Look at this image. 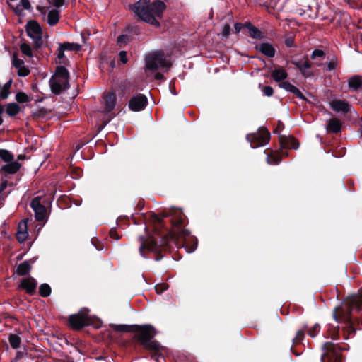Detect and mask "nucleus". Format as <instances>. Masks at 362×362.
Listing matches in <instances>:
<instances>
[{
  "label": "nucleus",
  "instance_id": "obj_38",
  "mask_svg": "<svg viewBox=\"0 0 362 362\" xmlns=\"http://www.w3.org/2000/svg\"><path fill=\"white\" fill-rule=\"evenodd\" d=\"M267 160L270 165H277L279 163V157L274 155L268 156Z\"/></svg>",
  "mask_w": 362,
  "mask_h": 362
},
{
  "label": "nucleus",
  "instance_id": "obj_61",
  "mask_svg": "<svg viewBox=\"0 0 362 362\" xmlns=\"http://www.w3.org/2000/svg\"><path fill=\"white\" fill-rule=\"evenodd\" d=\"M286 44L288 47H291L292 45V42L290 40H286Z\"/></svg>",
  "mask_w": 362,
  "mask_h": 362
},
{
  "label": "nucleus",
  "instance_id": "obj_13",
  "mask_svg": "<svg viewBox=\"0 0 362 362\" xmlns=\"http://www.w3.org/2000/svg\"><path fill=\"white\" fill-rule=\"evenodd\" d=\"M329 106L335 112H349L351 110V105L345 100L334 99L329 103Z\"/></svg>",
  "mask_w": 362,
  "mask_h": 362
},
{
  "label": "nucleus",
  "instance_id": "obj_51",
  "mask_svg": "<svg viewBox=\"0 0 362 362\" xmlns=\"http://www.w3.org/2000/svg\"><path fill=\"white\" fill-rule=\"evenodd\" d=\"M51 3L55 6V7H61L64 4V0H51Z\"/></svg>",
  "mask_w": 362,
  "mask_h": 362
},
{
  "label": "nucleus",
  "instance_id": "obj_45",
  "mask_svg": "<svg viewBox=\"0 0 362 362\" xmlns=\"http://www.w3.org/2000/svg\"><path fill=\"white\" fill-rule=\"evenodd\" d=\"M262 92L264 93V94L266 95V96H272L273 95V93H274V90H273V88L269 86H264L262 89Z\"/></svg>",
  "mask_w": 362,
  "mask_h": 362
},
{
  "label": "nucleus",
  "instance_id": "obj_57",
  "mask_svg": "<svg viewBox=\"0 0 362 362\" xmlns=\"http://www.w3.org/2000/svg\"><path fill=\"white\" fill-rule=\"evenodd\" d=\"M155 221L157 222L158 226H161L162 224H163V218H160L159 216H155Z\"/></svg>",
  "mask_w": 362,
  "mask_h": 362
},
{
  "label": "nucleus",
  "instance_id": "obj_19",
  "mask_svg": "<svg viewBox=\"0 0 362 362\" xmlns=\"http://www.w3.org/2000/svg\"><path fill=\"white\" fill-rule=\"evenodd\" d=\"M282 145L286 148L297 149L299 146V143L293 136L284 137L281 139Z\"/></svg>",
  "mask_w": 362,
  "mask_h": 362
},
{
  "label": "nucleus",
  "instance_id": "obj_23",
  "mask_svg": "<svg viewBox=\"0 0 362 362\" xmlns=\"http://www.w3.org/2000/svg\"><path fill=\"white\" fill-rule=\"evenodd\" d=\"M20 167L21 165L18 162H13L12 160L11 162H9L8 164L5 165L2 168V170L8 173L13 174L16 173L19 170Z\"/></svg>",
  "mask_w": 362,
  "mask_h": 362
},
{
  "label": "nucleus",
  "instance_id": "obj_11",
  "mask_svg": "<svg viewBox=\"0 0 362 362\" xmlns=\"http://www.w3.org/2000/svg\"><path fill=\"white\" fill-rule=\"evenodd\" d=\"M150 237L146 240H143L141 238V245L139 247V251L142 256H144L145 250L150 252H157L160 249V245L158 244V239L160 238V235Z\"/></svg>",
  "mask_w": 362,
  "mask_h": 362
},
{
  "label": "nucleus",
  "instance_id": "obj_36",
  "mask_svg": "<svg viewBox=\"0 0 362 362\" xmlns=\"http://www.w3.org/2000/svg\"><path fill=\"white\" fill-rule=\"evenodd\" d=\"M11 81H8V83H6L1 92V98L2 99H6L9 95V91H8V89L9 88L11 87Z\"/></svg>",
  "mask_w": 362,
  "mask_h": 362
},
{
  "label": "nucleus",
  "instance_id": "obj_8",
  "mask_svg": "<svg viewBox=\"0 0 362 362\" xmlns=\"http://www.w3.org/2000/svg\"><path fill=\"white\" fill-rule=\"evenodd\" d=\"M270 134L267 129L260 127L257 132L248 134L247 141L250 143L252 148H257L269 143Z\"/></svg>",
  "mask_w": 362,
  "mask_h": 362
},
{
  "label": "nucleus",
  "instance_id": "obj_1",
  "mask_svg": "<svg viewBox=\"0 0 362 362\" xmlns=\"http://www.w3.org/2000/svg\"><path fill=\"white\" fill-rule=\"evenodd\" d=\"M129 8L143 21L154 25L160 26L156 18H161L166 8L165 4L161 1H156L150 4V0H139Z\"/></svg>",
  "mask_w": 362,
  "mask_h": 362
},
{
  "label": "nucleus",
  "instance_id": "obj_2",
  "mask_svg": "<svg viewBox=\"0 0 362 362\" xmlns=\"http://www.w3.org/2000/svg\"><path fill=\"white\" fill-rule=\"evenodd\" d=\"M184 221V215L180 210L174 211L170 222L172 224L171 230L165 237L160 240V245H164L169 243L170 240L176 243L177 240H182L183 238L188 236L190 233L187 229L182 228Z\"/></svg>",
  "mask_w": 362,
  "mask_h": 362
},
{
  "label": "nucleus",
  "instance_id": "obj_30",
  "mask_svg": "<svg viewBox=\"0 0 362 362\" xmlns=\"http://www.w3.org/2000/svg\"><path fill=\"white\" fill-rule=\"evenodd\" d=\"M249 35L253 39H260L262 37V32L257 29L256 27L250 25L249 28Z\"/></svg>",
  "mask_w": 362,
  "mask_h": 362
},
{
  "label": "nucleus",
  "instance_id": "obj_44",
  "mask_svg": "<svg viewBox=\"0 0 362 362\" xmlns=\"http://www.w3.org/2000/svg\"><path fill=\"white\" fill-rule=\"evenodd\" d=\"M230 31V27L229 25L226 24L221 31V35L224 37H228Z\"/></svg>",
  "mask_w": 362,
  "mask_h": 362
},
{
  "label": "nucleus",
  "instance_id": "obj_22",
  "mask_svg": "<svg viewBox=\"0 0 362 362\" xmlns=\"http://www.w3.org/2000/svg\"><path fill=\"white\" fill-rule=\"evenodd\" d=\"M59 19V12L57 9H52L49 11L47 15V23L50 26L56 25Z\"/></svg>",
  "mask_w": 362,
  "mask_h": 362
},
{
  "label": "nucleus",
  "instance_id": "obj_50",
  "mask_svg": "<svg viewBox=\"0 0 362 362\" xmlns=\"http://www.w3.org/2000/svg\"><path fill=\"white\" fill-rule=\"evenodd\" d=\"M129 38L127 35H120L118 39H117V43L121 45L122 43H127V42L128 41Z\"/></svg>",
  "mask_w": 362,
  "mask_h": 362
},
{
  "label": "nucleus",
  "instance_id": "obj_4",
  "mask_svg": "<svg viewBox=\"0 0 362 362\" xmlns=\"http://www.w3.org/2000/svg\"><path fill=\"white\" fill-rule=\"evenodd\" d=\"M103 104L105 110L94 112L92 115L97 121L100 129L104 128L114 117L112 110L115 106V95L113 93L107 94L103 98Z\"/></svg>",
  "mask_w": 362,
  "mask_h": 362
},
{
  "label": "nucleus",
  "instance_id": "obj_52",
  "mask_svg": "<svg viewBox=\"0 0 362 362\" xmlns=\"http://www.w3.org/2000/svg\"><path fill=\"white\" fill-rule=\"evenodd\" d=\"M7 186V181H3L0 183V194H1L2 195L5 194L4 190L6 189Z\"/></svg>",
  "mask_w": 362,
  "mask_h": 362
},
{
  "label": "nucleus",
  "instance_id": "obj_9",
  "mask_svg": "<svg viewBox=\"0 0 362 362\" xmlns=\"http://www.w3.org/2000/svg\"><path fill=\"white\" fill-rule=\"evenodd\" d=\"M69 322L70 326L75 329H79L88 325L90 323L88 310L83 308L78 313L71 315Z\"/></svg>",
  "mask_w": 362,
  "mask_h": 362
},
{
  "label": "nucleus",
  "instance_id": "obj_34",
  "mask_svg": "<svg viewBox=\"0 0 362 362\" xmlns=\"http://www.w3.org/2000/svg\"><path fill=\"white\" fill-rule=\"evenodd\" d=\"M325 52L323 50L318 49H315L311 54V58L313 59H323L325 58Z\"/></svg>",
  "mask_w": 362,
  "mask_h": 362
},
{
  "label": "nucleus",
  "instance_id": "obj_46",
  "mask_svg": "<svg viewBox=\"0 0 362 362\" xmlns=\"http://www.w3.org/2000/svg\"><path fill=\"white\" fill-rule=\"evenodd\" d=\"M337 66V60L334 59H332L328 64H327V69L328 71H332L333 69H334Z\"/></svg>",
  "mask_w": 362,
  "mask_h": 362
},
{
  "label": "nucleus",
  "instance_id": "obj_16",
  "mask_svg": "<svg viewBox=\"0 0 362 362\" xmlns=\"http://www.w3.org/2000/svg\"><path fill=\"white\" fill-rule=\"evenodd\" d=\"M256 49L266 57L270 58L274 57L276 53V50L274 47L268 42L260 44L258 47H256Z\"/></svg>",
  "mask_w": 362,
  "mask_h": 362
},
{
  "label": "nucleus",
  "instance_id": "obj_5",
  "mask_svg": "<svg viewBox=\"0 0 362 362\" xmlns=\"http://www.w3.org/2000/svg\"><path fill=\"white\" fill-rule=\"evenodd\" d=\"M146 68L148 70L156 71L165 69L168 71L171 65L170 57L166 56L164 52L157 50L150 53L145 59Z\"/></svg>",
  "mask_w": 362,
  "mask_h": 362
},
{
  "label": "nucleus",
  "instance_id": "obj_48",
  "mask_svg": "<svg viewBox=\"0 0 362 362\" xmlns=\"http://www.w3.org/2000/svg\"><path fill=\"white\" fill-rule=\"evenodd\" d=\"M296 97H298V98L300 99H302V100H305V96L303 95V93L300 91V90L298 88H297L296 87L295 88V89L293 90V91L292 92Z\"/></svg>",
  "mask_w": 362,
  "mask_h": 362
},
{
  "label": "nucleus",
  "instance_id": "obj_29",
  "mask_svg": "<svg viewBox=\"0 0 362 362\" xmlns=\"http://www.w3.org/2000/svg\"><path fill=\"white\" fill-rule=\"evenodd\" d=\"M40 295L42 297H47L51 293V288L47 284H42L39 288Z\"/></svg>",
  "mask_w": 362,
  "mask_h": 362
},
{
  "label": "nucleus",
  "instance_id": "obj_24",
  "mask_svg": "<svg viewBox=\"0 0 362 362\" xmlns=\"http://www.w3.org/2000/svg\"><path fill=\"white\" fill-rule=\"evenodd\" d=\"M31 269V267L28 262L25 261L20 264L16 269V274L19 276H24L28 274Z\"/></svg>",
  "mask_w": 362,
  "mask_h": 362
},
{
  "label": "nucleus",
  "instance_id": "obj_41",
  "mask_svg": "<svg viewBox=\"0 0 362 362\" xmlns=\"http://www.w3.org/2000/svg\"><path fill=\"white\" fill-rule=\"evenodd\" d=\"M168 285H166L165 284H157L155 286V289H156V291L157 293L160 294L163 291H166L168 289Z\"/></svg>",
  "mask_w": 362,
  "mask_h": 362
},
{
  "label": "nucleus",
  "instance_id": "obj_60",
  "mask_svg": "<svg viewBox=\"0 0 362 362\" xmlns=\"http://www.w3.org/2000/svg\"><path fill=\"white\" fill-rule=\"evenodd\" d=\"M314 60H315V64H316L317 66H320L322 65V61L323 59H314Z\"/></svg>",
  "mask_w": 362,
  "mask_h": 362
},
{
  "label": "nucleus",
  "instance_id": "obj_55",
  "mask_svg": "<svg viewBox=\"0 0 362 362\" xmlns=\"http://www.w3.org/2000/svg\"><path fill=\"white\" fill-rule=\"evenodd\" d=\"M304 60L305 59H300V60H298V61H294L292 63H293V64H294L300 70L301 69V67L303 66Z\"/></svg>",
  "mask_w": 362,
  "mask_h": 362
},
{
  "label": "nucleus",
  "instance_id": "obj_33",
  "mask_svg": "<svg viewBox=\"0 0 362 362\" xmlns=\"http://www.w3.org/2000/svg\"><path fill=\"white\" fill-rule=\"evenodd\" d=\"M21 50L22 52V53L28 57H32L33 56V52H32V49H31V47L29 45L26 44V43H23L21 45Z\"/></svg>",
  "mask_w": 362,
  "mask_h": 362
},
{
  "label": "nucleus",
  "instance_id": "obj_47",
  "mask_svg": "<svg viewBox=\"0 0 362 362\" xmlns=\"http://www.w3.org/2000/svg\"><path fill=\"white\" fill-rule=\"evenodd\" d=\"M110 236L112 239H115L116 240H118L120 238V235L117 233V230L115 229H111L110 231Z\"/></svg>",
  "mask_w": 362,
  "mask_h": 362
},
{
  "label": "nucleus",
  "instance_id": "obj_54",
  "mask_svg": "<svg viewBox=\"0 0 362 362\" xmlns=\"http://www.w3.org/2000/svg\"><path fill=\"white\" fill-rule=\"evenodd\" d=\"M330 337L335 340L338 338V329L336 328L333 329V331H330Z\"/></svg>",
  "mask_w": 362,
  "mask_h": 362
},
{
  "label": "nucleus",
  "instance_id": "obj_35",
  "mask_svg": "<svg viewBox=\"0 0 362 362\" xmlns=\"http://www.w3.org/2000/svg\"><path fill=\"white\" fill-rule=\"evenodd\" d=\"M16 99L18 103H27L29 101L28 96L23 92L17 93L16 95Z\"/></svg>",
  "mask_w": 362,
  "mask_h": 362
},
{
  "label": "nucleus",
  "instance_id": "obj_14",
  "mask_svg": "<svg viewBox=\"0 0 362 362\" xmlns=\"http://www.w3.org/2000/svg\"><path fill=\"white\" fill-rule=\"evenodd\" d=\"M339 352L335 350L332 345H327L325 351L321 357L322 362H338Z\"/></svg>",
  "mask_w": 362,
  "mask_h": 362
},
{
  "label": "nucleus",
  "instance_id": "obj_12",
  "mask_svg": "<svg viewBox=\"0 0 362 362\" xmlns=\"http://www.w3.org/2000/svg\"><path fill=\"white\" fill-rule=\"evenodd\" d=\"M147 103L148 100L145 95L137 94L129 100V107L132 111H141L146 107Z\"/></svg>",
  "mask_w": 362,
  "mask_h": 362
},
{
  "label": "nucleus",
  "instance_id": "obj_62",
  "mask_svg": "<svg viewBox=\"0 0 362 362\" xmlns=\"http://www.w3.org/2000/svg\"><path fill=\"white\" fill-rule=\"evenodd\" d=\"M196 247H197V245L193 246V247H192V249H191L190 250H189V252H193V251L196 249Z\"/></svg>",
  "mask_w": 362,
  "mask_h": 362
},
{
  "label": "nucleus",
  "instance_id": "obj_31",
  "mask_svg": "<svg viewBox=\"0 0 362 362\" xmlns=\"http://www.w3.org/2000/svg\"><path fill=\"white\" fill-rule=\"evenodd\" d=\"M0 158L5 162L9 163L13 160V156L7 150H0Z\"/></svg>",
  "mask_w": 362,
  "mask_h": 362
},
{
  "label": "nucleus",
  "instance_id": "obj_43",
  "mask_svg": "<svg viewBox=\"0 0 362 362\" xmlns=\"http://www.w3.org/2000/svg\"><path fill=\"white\" fill-rule=\"evenodd\" d=\"M24 62L22 59H18L16 57H14L13 59V66L18 69L23 66Z\"/></svg>",
  "mask_w": 362,
  "mask_h": 362
},
{
  "label": "nucleus",
  "instance_id": "obj_42",
  "mask_svg": "<svg viewBox=\"0 0 362 362\" xmlns=\"http://www.w3.org/2000/svg\"><path fill=\"white\" fill-rule=\"evenodd\" d=\"M304 337V331L298 330L296 333V337L293 339L294 343H299Z\"/></svg>",
  "mask_w": 362,
  "mask_h": 362
},
{
  "label": "nucleus",
  "instance_id": "obj_49",
  "mask_svg": "<svg viewBox=\"0 0 362 362\" xmlns=\"http://www.w3.org/2000/svg\"><path fill=\"white\" fill-rule=\"evenodd\" d=\"M119 59L120 61L123 64H126L127 62V52L125 51H122L119 52Z\"/></svg>",
  "mask_w": 362,
  "mask_h": 362
},
{
  "label": "nucleus",
  "instance_id": "obj_56",
  "mask_svg": "<svg viewBox=\"0 0 362 362\" xmlns=\"http://www.w3.org/2000/svg\"><path fill=\"white\" fill-rule=\"evenodd\" d=\"M64 51H65V49H64L62 47V46L59 45V49H58V54H57V57L59 59H61L64 57Z\"/></svg>",
  "mask_w": 362,
  "mask_h": 362
},
{
  "label": "nucleus",
  "instance_id": "obj_15",
  "mask_svg": "<svg viewBox=\"0 0 362 362\" xmlns=\"http://www.w3.org/2000/svg\"><path fill=\"white\" fill-rule=\"evenodd\" d=\"M28 220L21 221L18 226L16 238L20 243L24 242L28 237Z\"/></svg>",
  "mask_w": 362,
  "mask_h": 362
},
{
  "label": "nucleus",
  "instance_id": "obj_10",
  "mask_svg": "<svg viewBox=\"0 0 362 362\" xmlns=\"http://www.w3.org/2000/svg\"><path fill=\"white\" fill-rule=\"evenodd\" d=\"M26 32L31 38L34 40L35 45L37 47H40L42 40V29L39 23L35 21H30L26 25Z\"/></svg>",
  "mask_w": 362,
  "mask_h": 362
},
{
  "label": "nucleus",
  "instance_id": "obj_25",
  "mask_svg": "<svg viewBox=\"0 0 362 362\" xmlns=\"http://www.w3.org/2000/svg\"><path fill=\"white\" fill-rule=\"evenodd\" d=\"M110 327L115 331L121 332H133L134 325H110Z\"/></svg>",
  "mask_w": 362,
  "mask_h": 362
},
{
  "label": "nucleus",
  "instance_id": "obj_26",
  "mask_svg": "<svg viewBox=\"0 0 362 362\" xmlns=\"http://www.w3.org/2000/svg\"><path fill=\"white\" fill-rule=\"evenodd\" d=\"M6 113L11 116V117H13L15 115H16L19 111H20V107L18 104L16 103H9L8 104L7 107H6Z\"/></svg>",
  "mask_w": 362,
  "mask_h": 362
},
{
  "label": "nucleus",
  "instance_id": "obj_59",
  "mask_svg": "<svg viewBox=\"0 0 362 362\" xmlns=\"http://www.w3.org/2000/svg\"><path fill=\"white\" fill-rule=\"evenodd\" d=\"M154 77L156 80H163L164 79L163 75L160 73H156L155 74Z\"/></svg>",
  "mask_w": 362,
  "mask_h": 362
},
{
  "label": "nucleus",
  "instance_id": "obj_3",
  "mask_svg": "<svg viewBox=\"0 0 362 362\" xmlns=\"http://www.w3.org/2000/svg\"><path fill=\"white\" fill-rule=\"evenodd\" d=\"M133 332L136 334L134 337L140 342L145 349L159 351L161 346L160 344L152 339L156 335V330L151 325H134Z\"/></svg>",
  "mask_w": 362,
  "mask_h": 362
},
{
  "label": "nucleus",
  "instance_id": "obj_58",
  "mask_svg": "<svg viewBox=\"0 0 362 362\" xmlns=\"http://www.w3.org/2000/svg\"><path fill=\"white\" fill-rule=\"evenodd\" d=\"M243 25L241 23H237L235 24L234 28L237 33L240 32L242 29Z\"/></svg>",
  "mask_w": 362,
  "mask_h": 362
},
{
  "label": "nucleus",
  "instance_id": "obj_7",
  "mask_svg": "<svg viewBox=\"0 0 362 362\" xmlns=\"http://www.w3.org/2000/svg\"><path fill=\"white\" fill-rule=\"evenodd\" d=\"M51 197L39 195L33 198L30 203V206L35 212V216L37 221H43L47 218V207L51 203Z\"/></svg>",
  "mask_w": 362,
  "mask_h": 362
},
{
  "label": "nucleus",
  "instance_id": "obj_64",
  "mask_svg": "<svg viewBox=\"0 0 362 362\" xmlns=\"http://www.w3.org/2000/svg\"><path fill=\"white\" fill-rule=\"evenodd\" d=\"M3 107L1 105H0V114H1L3 112Z\"/></svg>",
  "mask_w": 362,
  "mask_h": 362
},
{
  "label": "nucleus",
  "instance_id": "obj_18",
  "mask_svg": "<svg viewBox=\"0 0 362 362\" xmlns=\"http://www.w3.org/2000/svg\"><path fill=\"white\" fill-rule=\"evenodd\" d=\"M272 77L277 82H283L288 77V74L284 68L279 67L272 72Z\"/></svg>",
  "mask_w": 362,
  "mask_h": 362
},
{
  "label": "nucleus",
  "instance_id": "obj_6",
  "mask_svg": "<svg viewBox=\"0 0 362 362\" xmlns=\"http://www.w3.org/2000/svg\"><path fill=\"white\" fill-rule=\"evenodd\" d=\"M52 91L59 94L62 90L69 88V72L64 66L57 67L54 75L49 81Z\"/></svg>",
  "mask_w": 362,
  "mask_h": 362
},
{
  "label": "nucleus",
  "instance_id": "obj_20",
  "mask_svg": "<svg viewBox=\"0 0 362 362\" xmlns=\"http://www.w3.org/2000/svg\"><path fill=\"white\" fill-rule=\"evenodd\" d=\"M341 123L337 118L330 119L327 124V131L332 133H337L341 130Z\"/></svg>",
  "mask_w": 362,
  "mask_h": 362
},
{
  "label": "nucleus",
  "instance_id": "obj_32",
  "mask_svg": "<svg viewBox=\"0 0 362 362\" xmlns=\"http://www.w3.org/2000/svg\"><path fill=\"white\" fill-rule=\"evenodd\" d=\"M65 50H76L78 51L81 49V45L76 43L64 42L59 44Z\"/></svg>",
  "mask_w": 362,
  "mask_h": 362
},
{
  "label": "nucleus",
  "instance_id": "obj_40",
  "mask_svg": "<svg viewBox=\"0 0 362 362\" xmlns=\"http://www.w3.org/2000/svg\"><path fill=\"white\" fill-rule=\"evenodd\" d=\"M29 73L30 70L24 66L18 69V75L20 76H26Z\"/></svg>",
  "mask_w": 362,
  "mask_h": 362
},
{
  "label": "nucleus",
  "instance_id": "obj_27",
  "mask_svg": "<svg viewBox=\"0 0 362 362\" xmlns=\"http://www.w3.org/2000/svg\"><path fill=\"white\" fill-rule=\"evenodd\" d=\"M311 67L310 63L308 62L307 59L304 60L303 66L300 69V71L303 74V76L305 78L311 76L313 75L312 72L310 71Z\"/></svg>",
  "mask_w": 362,
  "mask_h": 362
},
{
  "label": "nucleus",
  "instance_id": "obj_28",
  "mask_svg": "<svg viewBox=\"0 0 362 362\" xmlns=\"http://www.w3.org/2000/svg\"><path fill=\"white\" fill-rule=\"evenodd\" d=\"M8 341L13 349H16L20 347L21 339L18 335L14 334H10Z\"/></svg>",
  "mask_w": 362,
  "mask_h": 362
},
{
  "label": "nucleus",
  "instance_id": "obj_63",
  "mask_svg": "<svg viewBox=\"0 0 362 362\" xmlns=\"http://www.w3.org/2000/svg\"><path fill=\"white\" fill-rule=\"evenodd\" d=\"M350 6H351L352 0H345Z\"/></svg>",
  "mask_w": 362,
  "mask_h": 362
},
{
  "label": "nucleus",
  "instance_id": "obj_37",
  "mask_svg": "<svg viewBox=\"0 0 362 362\" xmlns=\"http://www.w3.org/2000/svg\"><path fill=\"white\" fill-rule=\"evenodd\" d=\"M279 86L281 88L286 90L287 91H289V92H291V93L293 91V90L296 88V86H294L293 85H292L291 83H290L288 81H283V82H281L279 84Z\"/></svg>",
  "mask_w": 362,
  "mask_h": 362
},
{
  "label": "nucleus",
  "instance_id": "obj_21",
  "mask_svg": "<svg viewBox=\"0 0 362 362\" xmlns=\"http://www.w3.org/2000/svg\"><path fill=\"white\" fill-rule=\"evenodd\" d=\"M348 85L351 89L357 90L362 87V76H353L348 79Z\"/></svg>",
  "mask_w": 362,
  "mask_h": 362
},
{
  "label": "nucleus",
  "instance_id": "obj_53",
  "mask_svg": "<svg viewBox=\"0 0 362 362\" xmlns=\"http://www.w3.org/2000/svg\"><path fill=\"white\" fill-rule=\"evenodd\" d=\"M21 1L24 9L28 10L30 8L31 6L28 0H21Z\"/></svg>",
  "mask_w": 362,
  "mask_h": 362
},
{
  "label": "nucleus",
  "instance_id": "obj_39",
  "mask_svg": "<svg viewBox=\"0 0 362 362\" xmlns=\"http://www.w3.org/2000/svg\"><path fill=\"white\" fill-rule=\"evenodd\" d=\"M320 331V325L318 324H315L311 329L308 330V334L311 337H314L316 336L317 333Z\"/></svg>",
  "mask_w": 362,
  "mask_h": 362
},
{
  "label": "nucleus",
  "instance_id": "obj_17",
  "mask_svg": "<svg viewBox=\"0 0 362 362\" xmlns=\"http://www.w3.org/2000/svg\"><path fill=\"white\" fill-rule=\"evenodd\" d=\"M36 286L37 282L35 279L32 277L24 279L21 282V287L29 294H33L35 293Z\"/></svg>",
  "mask_w": 362,
  "mask_h": 362
}]
</instances>
